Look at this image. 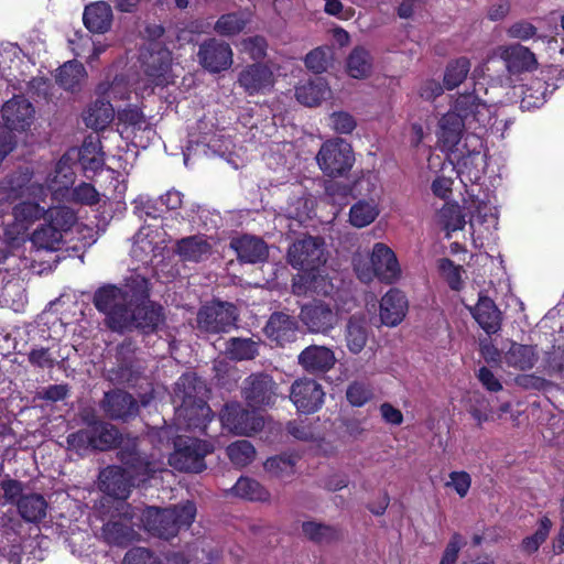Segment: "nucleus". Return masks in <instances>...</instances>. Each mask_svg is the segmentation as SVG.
Listing matches in <instances>:
<instances>
[{"label": "nucleus", "mask_w": 564, "mask_h": 564, "mask_svg": "<svg viewBox=\"0 0 564 564\" xmlns=\"http://www.w3.org/2000/svg\"><path fill=\"white\" fill-rule=\"evenodd\" d=\"M150 297V282L140 274H131L122 286L107 284L96 290L95 307L105 314V324L112 332L122 333L127 315L134 303H144Z\"/></svg>", "instance_id": "f257e3e1"}, {"label": "nucleus", "mask_w": 564, "mask_h": 564, "mask_svg": "<svg viewBox=\"0 0 564 564\" xmlns=\"http://www.w3.org/2000/svg\"><path fill=\"white\" fill-rule=\"evenodd\" d=\"M77 221L75 212L68 206H56L46 209L45 218L29 236V240L36 251L53 252L61 249L64 235Z\"/></svg>", "instance_id": "f03ea898"}, {"label": "nucleus", "mask_w": 564, "mask_h": 564, "mask_svg": "<svg viewBox=\"0 0 564 564\" xmlns=\"http://www.w3.org/2000/svg\"><path fill=\"white\" fill-rule=\"evenodd\" d=\"M195 514L196 508L192 502L165 509L148 507L143 511L144 528L154 536L170 540L176 536L181 529L188 528Z\"/></svg>", "instance_id": "7ed1b4c3"}, {"label": "nucleus", "mask_w": 564, "mask_h": 564, "mask_svg": "<svg viewBox=\"0 0 564 564\" xmlns=\"http://www.w3.org/2000/svg\"><path fill=\"white\" fill-rule=\"evenodd\" d=\"M117 457L122 469L138 481L143 484L159 471L163 470V463L154 454H148L141 448L138 437L121 440Z\"/></svg>", "instance_id": "20e7f679"}, {"label": "nucleus", "mask_w": 564, "mask_h": 564, "mask_svg": "<svg viewBox=\"0 0 564 564\" xmlns=\"http://www.w3.org/2000/svg\"><path fill=\"white\" fill-rule=\"evenodd\" d=\"M288 261L297 270H318L327 261V251L324 238L311 235H303V237L297 238L289 247Z\"/></svg>", "instance_id": "39448f33"}, {"label": "nucleus", "mask_w": 564, "mask_h": 564, "mask_svg": "<svg viewBox=\"0 0 564 564\" xmlns=\"http://www.w3.org/2000/svg\"><path fill=\"white\" fill-rule=\"evenodd\" d=\"M371 267L361 268L354 260L355 271L362 282H370L377 276L384 283H393L401 274V269L394 252L384 243L377 242L370 256Z\"/></svg>", "instance_id": "423d86ee"}, {"label": "nucleus", "mask_w": 564, "mask_h": 564, "mask_svg": "<svg viewBox=\"0 0 564 564\" xmlns=\"http://www.w3.org/2000/svg\"><path fill=\"white\" fill-rule=\"evenodd\" d=\"M33 171L28 166L19 167L0 178V196L6 203H13L24 197L43 199L47 188L32 182Z\"/></svg>", "instance_id": "0eeeda50"}, {"label": "nucleus", "mask_w": 564, "mask_h": 564, "mask_svg": "<svg viewBox=\"0 0 564 564\" xmlns=\"http://www.w3.org/2000/svg\"><path fill=\"white\" fill-rule=\"evenodd\" d=\"M355 161L351 145L341 138L324 142L316 154L322 172L330 177H340L350 171Z\"/></svg>", "instance_id": "6e6552de"}, {"label": "nucleus", "mask_w": 564, "mask_h": 564, "mask_svg": "<svg viewBox=\"0 0 564 564\" xmlns=\"http://www.w3.org/2000/svg\"><path fill=\"white\" fill-rule=\"evenodd\" d=\"M236 319V307L220 301L202 306L196 316L198 329L206 334L226 333L235 326Z\"/></svg>", "instance_id": "1a4fd4ad"}, {"label": "nucleus", "mask_w": 564, "mask_h": 564, "mask_svg": "<svg viewBox=\"0 0 564 564\" xmlns=\"http://www.w3.org/2000/svg\"><path fill=\"white\" fill-rule=\"evenodd\" d=\"M299 318L311 334L328 335L339 322L337 308L323 301H313L301 307Z\"/></svg>", "instance_id": "9d476101"}, {"label": "nucleus", "mask_w": 564, "mask_h": 564, "mask_svg": "<svg viewBox=\"0 0 564 564\" xmlns=\"http://www.w3.org/2000/svg\"><path fill=\"white\" fill-rule=\"evenodd\" d=\"M278 384L264 372L251 373L243 381L242 397L253 409L271 406L278 397Z\"/></svg>", "instance_id": "9b49d317"}, {"label": "nucleus", "mask_w": 564, "mask_h": 564, "mask_svg": "<svg viewBox=\"0 0 564 564\" xmlns=\"http://www.w3.org/2000/svg\"><path fill=\"white\" fill-rule=\"evenodd\" d=\"M214 451L212 444L200 440H188L180 445L170 457V465L187 473H202L206 469L205 456Z\"/></svg>", "instance_id": "f8f14e48"}, {"label": "nucleus", "mask_w": 564, "mask_h": 564, "mask_svg": "<svg viewBox=\"0 0 564 564\" xmlns=\"http://www.w3.org/2000/svg\"><path fill=\"white\" fill-rule=\"evenodd\" d=\"M163 307L149 297L144 303H134L131 306L126 324L122 326V333L133 329L141 330L144 334L153 333L163 323Z\"/></svg>", "instance_id": "ddd939ff"}, {"label": "nucleus", "mask_w": 564, "mask_h": 564, "mask_svg": "<svg viewBox=\"0 0 564 564\" xmlns=\"http://www.w3.org/2000/svg\"><path fill=\"white\" fill-rule=\"evenodd\" d=\"M100 408L105 416L112 421L129 422L139 414L138 400L121 389L105 392Z\"/></svg>", "instance_id": "4468645a"}, {"label": "nucleus", "mask_w": 564, "mask_h": 564, "mask_svg": "<svg viewBox=\"0 0 564 564\" xmlns=\"http://www.w3.org/2000/svg\"><path fill=\"white\" fill-rule=\"evenodd\" d=\"M220 416L223 424L238 435H251L263 426V420L260 415L237 402L227 403Z\"/></svg>", "instance_id": "2eb2a0df"}, {"label": "nucleus", "mask_w": 564, "mask_h": 564, "mask_svg": "<svg viewBox=\"0 0 564 564\" xmlns=\"http://www.w3.org/2000/svg\"><path fill=\"white\" fill-rule=\"evenodd\" d=\"M325 392L322 386L310 378L295 380L290 389V399L300 412L314 413L324 402Z\"/></svg>", "instance_id": "dca6fc26"}, {"label": "nucleus", "mask_w": 564, "mask_h": 564, "mask_svg": "<svg viewBox=\"0 0 564 564\" xmlns=\"http://www.w3.org/2000/svg\"><path fill=\"white\" fill-rule=\"evenodd\" d=\"M199 64L210 73H219L232 65V50L227 42L208 39L204 41L197 53Z\"/></svg>", "instance_id": "f3484780"}, {"label": "nucleus", "mask_w": 564, "mask_h": 564, "mask_svg": "<svg viewBox=\"0 0 564 564\" xmlns=\"http://www.w3.org/2000/svg\"><path fill=\"white\" fill-rule=\"evenodd\" d=\"M209 390L206 382L194 372L182 375L174 383L172 401L176 409L203 402L208 398Z\"/></svg>", "instance_id": "a211bd4d"}, {"label": "nucleus", "mask_w": 564, "mask_h": 564, "mask_svg": "<svg viewBox=\"0 0 564 564\" xmlns=\"http://www.w3.org/2000/svg\"><path fill=\"white\" fill-rule=\"evenodd\" d=\"M133 512L124 511L118 519H112L106 522L101 528V536L109 545L128 546L129 544L139 541L140 534L133 528L132 518Z\"/></svg>", "instance_id": "6ab92c4d"}, {"label": "nucleus", "mask_w": 564, "mask_h": 564, "mask_svg": "<svg viewBox=\"0 0 564 564\" xmlns=\"http://www.w3.org/2000/svg\"><path fill=\"white\" fill-rule=\"evenodd\" d=\"M336 356L332 348L323 345H310L297 356V364L312 376H322L336 365Z\"/></svg>", "instance_id": "aec40b11"}, {"label": "nucleus", "mask_w": 564, "mask_h": 564, "mask_svg": "<svg viewBox=\"0 0 564 564\" xmlns=\"http://www.w3.org/2000/svg\"><path fill=\"white\" fill-rule=\"evenodd\" d=\"M237 83L250 96L264 94L273 87L274 75L269 66L254 63L246 66L239 73Z\"/></svg>", "instance_id": "412c9836"}, {"label": "nucleus", "mask_w": 564, "mask_h": 564, "mask_svg": "<svg viewBox=\"0 0 564 564\" xmlns=\"http://www.w3.org/2000/svg\"><path fill=\"white\" fill-rule=\"evenodd\" d=\"M100 489L108 496L124 500L129 497L131 488L139 486L127 470L120 466H109L100 473Z\"/></svg>", "instance_id": "4be33fe9"}, {"label": "nucleus", "mask_w": 564, "mask_h": 564, "mask_svg": "<svg viewBox=\"0 0 564 564\" xmlns=\"http://www.w3.org/2000/svg\"><path fill=\"white\" fill-rule=\"evenodd\" d=\"M171 63V52L163 47L144 55L142 66L148 82L154 86L167 85L170 83Z\"/></svg>", "instance_id": "5701e85b"}, {"label": "nucleus", "mask_w": 564, "mask_h": 564, "mask_svg": "<svg viewBox=\"0 0 564 564\" xmlns=\"http://www.w3.org/2000/svg\"><path fill=\"white\" fill-rule=\"evenodd\" d=\"M500 57L506 63L508 72L511 74L533 72L539 66L535 54L530 48L519 43L501 46Z\"/></svg>", "instance_id": "b1692460"}, {"label": "nucleus", "mask_w": 564, "mask_h": 564, "mask_svg": "<svg viewBox=\"0 0 564 564\" xmlns=\"http://www.w3.org/2000/svg\"><path fill=\"white\" fill-rule=\"evenodd\" d=\"M297 330L296 319L284 312L272 313L264 327L268 338L280 346L293 343L296 339Z\"/></svg>", "instance_id": "393cba45"}, {"label": "nucleus", "mask_w": 564, "mask_h": 564, "mask_svg": "<svg viewBox=\"0 0 564 564\" xmlns=\"http://www.w3.org/2000/svg\"><path fill=\"white\" fill-rule=\"evenodd\" d=\"M452 111L458 113L469 129H477V126H484L489 112L487 105L471 93L460 95L456 99Z\"/></svg>", "instance_id": "a878e982"}, {"label": "nucleus", "mask_w": 564, "mask_h": 564, "mask_svg": "<svg viewBox=\"0 0 564 564\" xmlns=\"http://www.w3.org/2000/svg\"><path fill=\"white\" fill-rule=\"evenodd\" d=\"M134 346L132 341L124 340L116 348V366L108 370V379L115 384L130 383L135 369Z\"/></svg>", "instance_id": "bb28decb"}, {"label": "nucleus", "mask_w": 564, "mask_h": 564, "mask_svg": "<svg viewBox=\"0 0 564 564\" xmlns=\"http://www.w3.org/2000/svg\"><path fill=\"white\" fill-rule=\"evenodd\" d=\"M230 248L237 258L246 263H259L268 259L269 250L263 239L257 236L242 235L230 240Z\"/></svg>", "instance_id": "cd10ccee"}, {"label": "nucleus", "mask_w": 564, "mask_h": 564, "mask_svg": "<svg viewBox=\"0 0 564 564\" xmlns=\"http://www.w3.org/2000/svg\"><path fill=\"white\" fill-rule=\"evenodd\" d=\"M371 328L364 313L349 316L344 328V340L349 352L358 355L367 345Z\"/></svg>", "instance_id": "c85d7f7f"}, {"label": "nucleus", "mask_w": 564, "mask_h": 564, "mask_svg": "<svg viewBox=\"0 0 564 564\" xmlns=\"http://www.w3.org/2000/svg\"><path fill=\"white\" fill-rule=\"evenodd\" d=\"M173 252L183 262L198 263L212 254V245L205 236L194 235L176 240Z\"/></svg>", "instance_id": "c756f323"}, {"label": "nucleus", "mask_w": 564, "mask_h": 564, "mask_svg": "<svg viewBox=\"0 0 564 564\" xmlns=\"http://www.w3.org/2000/svg\"><path fill=\"white\" fill-rule=\"evenodd\" d=\"M34 115L32 104L24 96H14L2 107V118L11 129L24 130L28 128Z\"/></svg>", "instance_id": "7c9ffc66"}, {"label": "nucleus", "mask_w": 564, "mask_h": 564, "mask_svg": "<svg viewBox=\"0 0 564 564\" xmlns=\"http://www.w3.org/2000/svg\"><path fill=\"white\" fill-rule=\"evenodd\" d=\"M408 311L405 295L392 289L386 293L380 302V318L387 326H395L402 322Z\"/></svg>", "instance_id": "2f4dec72"}, {"label": "nucleus", "mask_w": 564, "mask_h": 564, "mask_svg": "<svg viewBox=\"0 0 564 564\" xmlns=\"http://www.w3.org/2000/svg\"><path fill=\"white\" fill-rule=\"evenodd\" d=\"M112 9L105 1L93 2L85 7L83 21L85 26L93 33H106L112 24Z\"/></svg>", "instance_id": "473e14b6"}, {"label": "nucleus", "mask_w": 564, "mask_h": 564, "mask_svg": "<svg viewBox=\"0 0 564 564\" xmlns=\"http://www.w3.org/2000/svg\"><path fill=\"white\" fill-rule=\"evenodd\" d=\"M470 313L487 334H495L500 329L501 313L490 297L480 295Z\"/></svg>", "instance_id": "72a5a7b5"}, {"label": "nucleus", "mask_w": 564, "mask_h": 564, "mask_svg": "<svg viewBox=\"0 0 564 564\" xmlns=\"http://www.w3.org/2000/svg\"><path fill=\"white\" fill-rule=\"evenodd\" d=\"M115 118V109L105 96L91 102L83 115L85 124L95 130L106 129Z\"/></svg>", "instance_id": "f704fd0d"}, {"label": "nucleus", "mask_w": 564, "mask_h": 564, "mask_svg": "<svg viewBox=\"0 0 564 564\" xmlns=\"http://www.w3.org/2000/svg\"><path fill=\"white\" fill-rule=\"evenodd\" d=\"M19 516L28 523H40L45 519L48 509V502L43 495L37 492H29L19 500Z\"/></svg>", "instance_id": "c9c22d12"}, {"label": "nucleus", "mask_w": 564, "mask_h": 564, "mask_svg": "<svg viewBox=\"0 0 564 564\" xmlns=\"http://www.w3.org/2000/svg\"><path fill=\"white\" fill-rule=\"evenodd\" d=\"M438 140L447 149H452L460 141L463 131L467 128L465 121L455 111L445 113L438 122Z\"/></svg>", "instance_id": "e433bc0d"}, {"label": "nucleus", "mask_w": 564, "mask_h": 564, "mask_svg": "<svg viewBox=\"0 0 564 564\" xmlns=\"http://www.w3.org/2000/svg\"><path fill=\"white\" fill-rule=\"evenodd\" d=\"M176 414L178 419L184 420L188 430H198L200 432L206 429L207 423L213 417V412L207 404V399H203V402H196L195 404L176 409Z\"/></svg>", "instance_id": "4c0bfd02"}, {"label": "nucleus", "mask_w": 564, "mask_h": 564, "mask_svg": "<svg viewBox=\"0 0 564 564\" xmlns=\"http://www.w3.org/2000/svg\"><path fill=\"white\" fill-rule=\"evenodd\" d=\"M93 430V448L99 451H107L118 445L120 446L121 437L119 430L105 421L90 417Z\"/></svg>", "instance_id": "58836bf2"}, {"label": "nucleus", "mask_w": 564, "mask_h": 564, "mask_svg": "<svg viewBox=\"0 0 564 564\" xmlns=\"http://www.w3.org/2000/svg\"><path fill=\"white\" fill-rule=\"evenodd\" d=\"M260 339L231 337L226 341L225 355L234 361L253 360L259 355Z\"/></svg>", "instance_id": "ea45409f"}, {"label": "nucleus", "mask_w": 564, "mask_h": 564, "mask_svg": "<svg viewBox=\"0 0 564 564\" xmlns=\"http://www.w3.org/2000/svg\"><path fill=\"white\" fill-rule=\"evenodd\" d=\"M539 359L533 346L513 343L505 354V361L509 367L519 370H529Z\"/></svg>", "instance_id": "a19ab883"}, {"label": "nucleus", "mask_w": 564, "mask_h": 564, "mask_svg": "<svg viewBox=\"0 0 564 564\" xmlns=\"http://www.w3.org/2000/svg\"><path fill=\"white\" fill-rule=\"evenodd\" d=\"M86 77L84 65L74 59L68 61L58 68L56 83L65 90L75 91L78 89Z\"/></svg>", "instance_id": "79ce46f5"}, {"label": "nucleus", "mask_w": 564, "mask_h": 564, "mask_svg": "<svg viewBox=\"0 0 564 564\" xmlns=\"http://www.w3.org/2000/svg\"><path fill=\"white\" fill-rule=\"evenodd\" d=\"M346 68L349 76L364 79L372 73V57L365 47H355L347 57Z\"/></svg>", "instance_id": "37998d69"}, {"label": "nucleus", "mask_w": 564, "mask_h": 564, "mask_svg": "<svg viewBox=\"0 0 564 564\" xmlns=\"http://www.w3.org/2000/svg\"><path fill=\"white\" fill-rule=\"evenodd\" d=\"M327 95L328 88L322 78L304 83L295 89V97L297 101L308 107L319 105Z\"/></svg>", "instance_id": "c03bdc74"}, {"label": "nucleus", "mask_w": 564, "mask_h": 564, "mask_svg": "<svg viewBox=\"0 0 564 564\" xmlns=\"http://www.w3.org/2000/svg\"><path fill=\"white\" fill-rule=\"evenodd\" d=\"M302 532L306 539L316 544H329L340 539V532L336 527L317 521L303 522Z\"/></svg>", "instance_id": "a18cd8bd"}, {"label": "nucleus", "mask_w": 564, "mask_h": 564, "mask_svg": "<svg viewBox=\"0 0 564 564\" xmlns=\"http://www.w3.org/2000/svg\"><path fill=\"white\" fill-rule=\"evenodd\" d=\"M235 496L251 501H268L270 492L257 480L248 477H240L231 488Z\"/></svg>", "instance_id": "49530a36"}, {"label": "nucleus", "mask_w": 564, "mask_h": 564, "mask_svg": "<svg viewBox=\"0 0 564 564\" xmlns=\"http://www.w3.org/2000/svg\"><path fill=\"white\" fill-rule=\"evenodd\" d=\"M249 21L248 12H231L223 14L215 23L214 29L220 35L230 36L241 32Z\"/></svg>", "instance_id": "de8ad7c7"}, {"label": "nucleus", "mask_w": 564, "mask_h": 564, "mask_svg": "<svg viewBox=\"0 0 564 564\" xmlns=\"http://www.w3.org/2000/svg\"><path fill=\"white\" fill-rule=\"evenodd\" d=\"M470 70V62L467 57H459L446 66L444 74V87L452 90L459 86Z\"/></svg>", "instance_id": "09e8293b"}, {"label": "nucleus", "mask_w": 564, "mask_h": 564, "mask_svg": "<svg viewBox=\"0 0 564 564\" xmlns=\"http://www.w3.org/2000/svg\"><path fill=\"white\" fill-rule=\"evenodd\" d=\"M467 411L477 422L478 426L489 421L492 413L489 400L480 392H471L468 395Z\"/></svg>", "instance_id": "8fccbe9b"}, {"label": "nucleus", "mask_w": 564, "mask_h": 564, "mask_svg": "<svg viewBox=\"0 0 564 564\" xmlns=\"http://www.w3.org/2000/svg\"><path fill=\"white\" fill-rule=\"evenodd\" d=\"M295 458L291 455L270 457L264 463V469L274 478L285 479L295 473Z\"/></svg>", "instance_id": "3c124183"}, {"label": "nucleus", "mask_w": 564, "mask_h": 564, "mask_svg": "<svg viewBox=\"0 0 564 564\" xmlns=\"http://www.w3.org/2000/svg\"><path fill=\"white\" fill-rule=\"evenodd\" d=\"M226 451L231 463L238 467L249 465L256 457L253 445L246 440L231 443Z\"/></svg>", "instance_id": "603ef678"}, {"label": "nucleus", "mask_w": 564, "mask_h": 564, "mask_svg": "<svg viewBox=\"0 0 564 564\" xmlns=\"http://www.w3.org/2000/svg\"><path fill=\"white\" fill-rule=\"evenodd\" d=\"M45 213L46 209L40 206L39 203L30 200L20 202L12 208V217L23 224L44 219Z\"/></svg>", "instance_id": "864d4df0"}, {"label": "nucleus", "mask_w": 564, "mask_h": 564, "mask_svg": "<svg viewBox=\"0 0 564 564\" xmlns=\"http://www.w3.org/2000/svg\"><path fill=\"white\" fill-rule=\"evenodd\" d=\"M552 528V521L544 516L539 522L536 531L522 540L521 549L528 554L536 552L542 543L545 542L550 530Z\"/></svg>", "instance_id": "5fc2aeb1"}, {"label": "nucleus", "mask_w": 564, "mask_h": 564, "mask_svg": "<svg viewBox=\"0 0 564 564\" xmlns=\"http://www.w3.org/2000/svg\"><path fill=\"white\" fill-rule=\"evenodd\" d=\"M378 216V210L375 205L367 202H358L351 208L349 213V219L351 225L361 228L371 224Z\"/></svg>", "instance_id": "6e6d98bb"}, {"label": "nucleus", "mask_w": 564, "mask_h": 564, "mask_svg": "<svg viewBox=\"0 0 564 564\" xmlns=\"http://www.w3.org/2000/svg\"><path fill=\"white\" fill-rule=\"evenodd\" d=\"M440 217L448 231L462 230L466 225L465 215L459 205L446 204L440 210Z\"/></svg>", "instance_id": "4d7b16f0"}, {"label": "nucleus", "mask_w": 564, "mask_h": 564, "mask_svg": "<svg viewBox=\"0 0 564 564\" xmlns=\"http://www.w3.org/2000/svg\"><path fill=\"white\" fill-rule=\"evenodd\" d=\"M437 263L440 273L446 280L449 288L454 291H459L463 286V267L455 264L454 261L448 258H442L437 261Z\"/></svg>", "instance_id": "13d9d810"}, {"label": "nucleus", "mask_w": 564, "mask_h": 564, "mask_svg": "<svg viewBox=\"0 0 564 564\" xmlns=\"http://www.w3.org/2000/svg\"><path fill=\"white\" fill-rule=\"evenodd\" d=\"M330 61V47H316L305 56V66L315 74H322L328 68Z\"/></svg>", "instance_id": "bf43d9fd"}, {"label": "nucleus", "mask_w": 564, "mask_h": 564, "mask_svg": "<svg viewBox=\"0 0 564 564\" xmlns=\"http://www.w3.org/2000/svg\"><path fill=\"white\" fill-rule=\"evenodd\" d=\"M373 397L371 388L360 381L351 382L346 390V398L354 406H362Z\"/></svg>", "instance_id": "052dcab7"}, {"label": "nucleus", "mask_w": 564, "mask_h": 564, "mask_svg": "<svg viewBox=\"0 0 564 564\" xmlns=\"http://www.w3.org/2000/svg\"><path fill=\"white\" fill-rule=\"evenodd\" d=\"M26 225L13 218L3 226V239L11 248H18L25 240Z\"/></svg>", "instance_id": "680f3d73"}, {"label": "nucleus", "mask_w": 564, "mask_h": 564, "mask_svg": "<svg viewBox=\"0 0 564 564\" xmlns=\"http://www.w3.org/2000/svg\"><path fill=\"white\" fill-rule=\"evenodd\" d=\"M72 200L82 205L93 206L99 203L100 195L89 183H80L72 191Z\"/></svg>", "instance_id": "e2e57ef3"}, {"label": "nucleus", "mask_w": 564, "mask_h": 564, "mask_svg": "<svg viewBox=\"0 0 564 564\" xmlns=\"http://www.w3.org/2000/svg\"><path fill=\"white\" fill-rule=\"evenodd\" d=\"M241 46L242 50L254 61L262 59L267 55L268 43L261 35H254L242 40Z\"/></svg>", "instance_id": "0e129e2a"}, {"label": "nucleus", "mask_w": 564, "mask_h": 564, "mask_svg": "<svg viewBox=\"0 0 564 564\" xmlns=\"http://www.w3.org/2000/svg\"><path fill=\"white\" fill-rule=\"evenodd\" d=\"M333 129L340 134L351 133L357 127V121L349 112L336 111L329 117Z\"/></svg>", "instance_id": "69168bd1"}, {"label": "nucleus", "mask_w": 564, "mask_h": 564, "mask_svg": "<svg viewBox=\"0 0 564 564\" xmlns=\"http://www.w3.org/2000/svg\"><path fill=\"white\" fill-rule=\"evenodd\" d=\"M6 502L18 507L19 500L24 497V485L20 480L7 478L0 482Z\"/></svg>", "instance_id": "338daca9"}, {"label": "nucleus", "mask_w": 564, "mask_h": 564, "mask_svg": "<svg viewBox=\"0 0 564 564\" xmlns=\"http://www.w3.org/2000/svg\"><path fill=\"white\" fill-rule=\"evenodd\" d=\"M122 564H162V563L148 549L133 547L126 553Z\"/></svg>", "instance_id": "774afa93"}]
</instances>
